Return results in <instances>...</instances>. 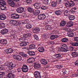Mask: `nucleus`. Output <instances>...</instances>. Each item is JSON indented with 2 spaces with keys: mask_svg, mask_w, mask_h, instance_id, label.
Masks as SVG:
<instances>
[{
  "mask_svg": "<svg viewBox=\"0 0 78 78\" xmlns=\"http://www.w3.org/2000/svg\"><path fill=\"white\" fill-rule=\"evenodd\" d=\"M22 70L23 72H25V73L28 72V66L26 65H24L21 69L20 68L18 69V72H20Z\"/></svg>",
  "mask_w": 78,
  "mask_h": 78,
  "instance_id": "1",
  "label": "nucleus"
},
{
  "mask_svg": "<svg viewBox=\"0 0 78 78\" xmlns=\"http://www.w3.org/2000/svg\"><path fill=\"white\" fill-rule=\"evenodd\" d=\"M63 29V30L68 31V35L69 37H73L74 36V33L72 31H70L71 29L69 28V26H67L66 27H64Z\"/></svg>",
  "mask_w": 78,
  "mask_h": 78,
  "instance_id": "2",
  "label": "nucleus"
},
{
  "mask_svg": "<svg viewBox=\"0 0 78 78\" xmlns=\"http://www.w3.org/2000/svg\"><path fill=\"white\" fill-rule=\"evenodd\" d=\"M6 2L3 0H0V8L2 10H5L6 9L5 5Z\"/></svg>",
  "mask_w": 78,
  "mask_h": 78,
  "instance_id": "3",
  "label": "nucleus"
},
{
  "mask_svg": "<svg viewBox=\"0 0 78 78\" xmlns=\"http://www.w3.org/2000/svg\"><path fill=\"white\" fill-rule=\"evenodd\" d=\"M5 66H8L9 67L12 69L16 67V65L13 64L12 62H6L5 63Z\"/></svg>",
  "mask_w": 78,
  "mask_h": 78,
  "instance_id": "4",
  "label": "nucleus"
},
{
  "mask_svg": "<svg viewBox=\"0 0 78 78\" xmlns=\"http://www.w3.org/2000/svg\"><path fill=\"white\" fill-rule=\"evenodd\" d=\"M65 5L66 7H72L75 5V4L73 1H71L68 3H65Z\"/></svg>",
  "mask_w": 78,
  "mask_h": 78,
  "instance_id": "5",
  "label": "nucleus"
},
{
  "mask_svg": "<svg viewBox=\"0 0 78 78\" xmlns=\"http://www.w3.org/2000/svg\"><path fill=\"white\" fill-rule=\"evenodd\" d=\"M13 58L16 59L17 60L19 61H21L22 59V58L21 56L18 55H13Z\"/></svg>",
  "mask_w": 78,
  "mask_h": 78,
  "instance_id": "6",
  "label": "nucleus"
},
{
  "mask_svg": "<svg viewBox=\"0 0 78 78\" xmlns=\"http://www.w3.org/2000/svg\"><path fill=\"white\" fill-rule=\"evenodd\" d=\"M11 18L14 19H19V15L16 13H12L11 14Z\"/></svg>",
  "mask_w": 78,
  "mask_h": 78,
  "instance_id": "7",
  "label": "nucleus"
},
{
  "mask_svg": "<svg viewBox=\"0 0 78 78\" xmlns=\"http://www.w3.org/2000/svg\"><path fill=\"white\" fill-rule=\"evenodd\" d=\"M38 18L39 20H44L46 18V16L45 14H41L38 16Z\"/></svg>",
  "mask_w": 78,
  "mask_h": 78,
  "instance_id": "8",
  "label": "nucleus"
},
{
  "mask_svg": "<svg viewBox=\"0 0 78 78\" xmlns=\"http://www.w3.org/2000/svg\"><path fill=\"white\" fill-rule=\"evenodd\" d=\"M34 75L35 76V77L36 78H41V74L39 72L36 71H35L34 73Z\"/></svg>",
  "mask_w": 78,
  "mask_h": 78,
  "instance_id": "9",
  "label": "nucleus"
},
{
  "mask_svg": "<svg viewBox=\"0 0 78 78\" xmlns=\"http://www.w3.org/2000/svg\"><path fill=\"white\" fill-rule=\"evenodd\" d=\"M11 34L12 35V37L13 39L14 40H17V35L15 34V32H13V31H12L11 32Z\"/></svg>",
  "mask_w": 78,
  "mask_h": 78,
  "instance_id": "10",
  "label": "nucleus"
},
{
  "mask_svg": "<svg viewBox=\"0 0 78 78\" xmlns=\"http://www.w3.org/2000/svg\"><path fill=\"white\" fill-rule=\"evenodd\" d=\"M16 11L18 13H22L24 11V8L22 7H20L16 9Z\"/></svg>",
  "mask_w": 78,
  "mask_h": 78,
  "instance_id": "11",
  "label": "nucleus"
},
{
  "mask_svg": "<svg viewBox=\"0 0 78 78\" xmlns=\"http://www.w3.org/2000/svg\"><path fill=\"white\" fill-rule=\"evenodd\" d=\"M31 34H24L23 35V37H22V39H24L26 40V38H29L30 37H31Z\"/></svg>",
  "mask_w": 78,
  "mask_h": 78,
  "instance_id": "12",
  "label": "nucleus"
},
{
  "mask_svg": "<svg viewBox=\"0 0 78 78\" xmlns=\"http://www.w3.org/2000/svg\"><path fill=\"white\" fill-rule=\"evenodd\" d=\"M7 2L11 6H14L15 5V3L12 0H8Z\"/></svg>",
  "mask_w": 78,
  "mask_h": 78,
  "instance_id": "13",
  "label": "nucleus"
},
{
  "mask_svg": "<svg viewBox=\"0 0 78 78\" xmlns=\"http://www.w3.org/2000/svg\"><path fill=\"white\" fill-rule=\"evenodd\" d=\"M34 6L35 8L38 9L41 8V4L40 3H36L34 4Z\"/></svg>",
  "mask_w": 78,
  "mask_h": 78,
  "instance_id": "14",
  "label": "nucleus"
},
{
  "mask_svg": "<svg viewBox=\"0 0 78 78\" xmlns=\"http://www.w3.org/2000/svg\"><path fill=\"white\" fill-rule=\"evenodd\" d=\"M5 51L6 53H11L13 51V50L11 48H8L5 50Z\"/></svg>",
  "mask_w": 78,
  "mask_h": 78,
  "instance_id": "15",
  "label": "nucleus"
},
{
  "mask_svg": "<svg viewBox=\"0 0 78 78\" xmlns=\"http://www.w3.org/2000/svg\"><path fill=\"white\" fill-rule=\"evenodd\" d=\"M17 21H15L13 20H11L9 21V23H10L11 25H16V24H17Z\"/></svg>",
  "mask_w": 78,
  "mask_h": 78,
  "instance_id": "16",
  "label": "nucleus"
},
{
  "mask_svg": "<svg viewBox=\"0 0 78 78\" xmlns=\"http://www.w3.org/2000/svg\"><path fill=\"white\" fill-rule=\"evenodd\" d=\"M8 30L6 29H2L1 31V34H5L8 33Z\"/></svg>",
  "mask_w": 78,
  "mask_h": 78,
  "instance_id": "17",
  "label": "nucleus"
},
{
  "mask_svg": "<svg viewBox=\"0 0 78 78\" xmlns=\"http://www.w3.org/2000/svg\"><path fill=\"white\" fill-rule=\"evenodd\" d=\"M34 66L36 69H40L41 68V64L35 63H34Z\"/></svg>",
  "mask_w": 78,
  "mask_h": 78,
  "instance_id": "18",
  "label": "nucleus"
},
{
  "mask_svg": "<svg viewBox=\"0 0 78 78\" xmlns=\"http://www.w3.org/2000/svg\"><path fill=\"white\" fill-rule=\"evenodd\" d=\"M41 62L43 65H46L47 64V61L44 59H41Z\"/></svg>",
  "mask_w": 78,
  "mask_h": 78,
  "instance_id": "19",
  "label": "nucleus"
},
{
  "mask_svg": "<svg viewBox=\"0 0 78 78\" xmlns=\"http://www.w3.org/2000/svg\"><path fill=\"white\" fill-rule=\"evenodd\" d=\"M6 17V16L5 14H0V19L2 20H5Z\"/></svg>",
  "mask_w": 78,
  "mask_h": 78,
  "instance_id": "20",
  "label": "nucleus"
},
{
  "mask_svg": "<svg viewBox=\"0 0 78 78\" xmlns=\"http://www.w3.org/2000/svg\"><path fill=\"white\" fill-rule=\"evenodd\" d=\"M0 43L1 44H3L4 45H6L7 44V41L6 40L2 39L0 41Z\"/></svg>",
  "mask_w": 78,
  "mask_h": 78,
  "instance_id": "21",
  "label": "nucleus"
},
{
  "mask_svg": "<svg viewBox=\"0 0 78 78\" xmlns=\"http://www.w3.org/2000/svg\"><path fill=\"white\" fill-rule=\"evenodd\" d=\"M27 61L29 63H33L34 61V58H30L27 60Z\"/></svg>",
  "mask_w": 78,
  "mask_h": 78,
  "instance_id": "22",
  "label": "nucleus"
},
{
  "mask_svg": "<svg viewBox=\"0 0 78 78\" xmlns=\"http://www.w3.org/2000/svg\"><path fill=\"white\" fill-rule=\"evenodd\" d=\"M27 53L30 56H34L36 54L35 52L33 51H28L27 52Z\"/></svg>",
  "mask_w": 78,
  "mask_h": 78,
  "instance_id": "23",
  "label": "nucleus"
},
{
  "mask_svg": "<svg viewBox=\"0 0 78 78\" xmlns=\"http://www.w3.org/2000/svg\"><path fill=\"white\" fill-rule=\"evenodd\" d=\"M40 10H36L35 11H34L33 14L35 16H38V15L40 14Z\"/></svg>",
  "mask_w": 78,
  "mask_h": 78,
  "instance_id": "24",
  "label": "nucleus"
},
{
  "mask_svg": "<svg viewBox=\"0 0 78 78\" xmlns=\"http://www.w3.org/2000/svg\"><path fill=\"white\" fill-rule=\"evenodd\" d=\"M66 23H67L66 21L63 20L61 21L60 26H61V27H64V26H65V25L66 24Z\"/></svg>",
  "mask_w": 78,
  "mask_h": 78,
  "instance_id": "25",
  "label": "nucleus"
},
{
  "mask_svg": "<svg viewBox=\"0 0 78 78\" xmlns=\"http://www.w3.org/2000/svg\"><path fill=\"white\" fill-rule=\"evenodd\" d=\"M7 77L9 78H13L14 77V74L11 73H9L7 76Z\"/></svg>",
  "mask_w": 78,
  "mask_h": 78,
  "instance_id": "26",
  "label": "nucleus"
},
{
  "mask_svg": "<svg viewBox=\"0 0 78 78\" xmlns=\"http://www.w3.org/2000/svg\"><path fill=\"white\" fill-rule=\"evenodd\" d=\"M55 14L57 16H61L62 14V12L61 10H56L55 12Z\"/></svg>",
  "mask_w": 78,
  "mask_h": 78,
  "instance_id": "27",
  "label": "nucleus"
},
{
  "mask_svg": "<svg viewBox=\"0 0 78 78\" xmlns=\"http://www.w3.org/2000/svg\"><path fill=\"white\" fill-rule=\"evenodd\" d=\"M57 5V4H56V2H51V5H50V6H51V7H56Z\"/></svg>",
  "mask_w": 78,
  "mask_h": 78,
  "instance_id": "28",
  "label": "nucleus"
},
{
  "mask_svg": "<svg viewBox=\"0 0 78 78\" xmlns=\"http://www.w3.org/2000/svg\"><path fill=\"white\" fill-rule=\"evenodd\" d=\"M38 51H39V52H41V53H42L43 52H44L45 51V49H44V48L43 47H40L38 48Z\"/></svg>",
  "mask_w": 78,
  "mask_h": 78,
  "instance_id": "29",
  "label": "nucleus"
},
{
  "mask_svg": "<svg viewBox=\"0 0 78 78\" xmlns=\"http://www.w3.org/2000/svg\"><path fill=\"white\" fill-rule=\"evenodd\" d=\"M5 27V24L3 22H1L0 23V28H4Z\"/></svg>",
  "mask_w": 78,
  "mask_h": 78,
  "instance_id": "30",
  "label": "nucleus"
},
{
  "mask_svg": "<svg viewBox=\"0 0 78 78\" xmlns=\"http://www.w3.org/2000/svg\"><path fill=\"white\" fill-rule=\"evenodd\" d=\"M58 51L60 52H62V51H64V52H66L67 51L66 49H64L63 48H59L58 49Z\"/></svg>",
  "mask_w": 78,
  "mask_h": 78,
  "instance_id": "31",
  "label": "nucleus"
},
{
  "mask_svg": "<svg viewBox=\"0 0 78 78\" xmlns=\"http://www.w3.org/2000/svg\"><path fill=\"white\" fill-rule=\"evenodd\" d=\"M70 20H73L75 19V16H69Z\"/></svg>",
  "mask_w": 78,
  "mask_h": 78,
  "instance_id": "32",
  "label": "nucleus"
},
{
  "mask_svg": "<svg viewBox=\"0 0 78 78\" xmlns=\"http://www.w3.org/2000/svg\"><path fill=\"white\" fill-rule=\"evenodd\" d=\"M70 11L68 10H66L64 12V14L65 16H69V15H70Z\"/></svg>",
  "mask_w": 78,
  "mask_h": 78,
  "instance_id": "33",
  "label": "nucleus"
},
{
  "mask_svg": "<svg viewBox=\"0 0 78 78\" xmlns=\"http://www.w3.org/2000/svg\"><path fill=\"white\" fill-rule=\"evenodd\" d=\"M27 45V42H22L20 44V46H22V47H25Z\"/></svg>",
  "mask_w": 78,
  "mask_h": 78,
  "instance_id": "34",
  "label": "nucleus"
},
{
  "mask_svg": "<svg viewBox=\"0 0 78 78\" xmlns=\"http://www.w3.org/2000/svg\"><path fill=\"white\" fill-rule=\"evenodd\" d=\"M68 41V38H63L62 39V42L66 43Z\"/></svg>",
  "mask_w": 78,
  "mask_h": 78,
  "instance_id": "35",
  "label": "nucleus"
},
{
  "mask_svg": "<svg viewBox=\"0 0 78 78\" xmlns=\"http://www.w3.org/2000/svg\"><path fill=\"white\" fill-rule=\"evenodd\" d=\"M27 9L29 12H30L31 13H33L34 12V9H33L32 8H31L30 7L28 8H27Z\"/></svg>",
  "mask_w": 78,
  "mask_h": 78,
  "instance_id": "36",
  "label": "nucleus"
},
{
  "mask_svg": "<svg viewBox=\"0 0 78 78\" xmlns=\"http://www.w3.org/2000/svg\"><path fill=\"white\" fill-rule=\"evenodd\" d=\"M61 48L65 50H66V49H67V45H66L62 44L61 45Z\"/></svg>",
  "mask_w": 78,
  "mask_h": 78,
  "instance_id": "37",
  "label": "nucleus"
},
{
  "mask_svg": "<svg viewBox=\"0 0 78 78\" xmlns=\"http://www.w3.org/2000/svg\"><path fill=\"white\" fill-rule=\"evenodd\" d=\"M72 56L73 57H78V53L76 52H73L72 53Z\"/></svg>",
  "mask_w": 78,
  "mask_h": 78,
  "instance_id": "38",
  "label": "nucleus"
},
{
  "mask_svg": "<svg viewBox=\"0 0 78 78\" xmlns=\"http://www.w3.org/2000/svg\"><path fill=\"white\" fill-rule=\"evenodd\" d=\"M33 30L34 33H36L39 31L40 30H39V29H38V28H34Z\"/></svg>",
  "mask_w": 78,
  "mask_h": 78,
  "instance_id": "39",
  "label": "nucleus"
},
{
  "mask_svg": "<svg viewBox=\"0 0 78 78\" xmlns=\"http://www.w3.org/2000/svg\"><path fill=\"white\" fill-rule=\"evenodd\" d=\"M29 47L30 49H34L36 48V46L34 44H31Z\"/></svg>",
  "mask_w": 78,
  "mask_h": 78,
  "instance_id": "40",
  "label": "nucleus"
},
{
  "mask_svg": "<svg viewBox=\"0 0 78 78\" xmlns=\"http://www.w3.org/2000/svg\"><path fill=\"white\" fill-rule=\"evenodd\" d=\"M20 54L23 57H25V58H26L27 56V55L26 54H25V53H23V52H20Z\"/></svg>",
  "mask_w": 78,
  "mask_h": 78,
  "instance_id": "41",
  "label": "nucleus"
},
{
  "mask_svg": "<svg viewBox=\"0 0 78 78\" xmlns=\"http://www.w3.org/2000/svg\"><path fill=\"white\" fill-rule=\"evenodd\" d=\"M68 25L69 27H72L73 25V22L72 21H70L68 23Z\"/></svg>",
  "mask_w": 78,
  "mask_h": 78,
  "instance_id": "42",
  "label": "nucleus"
},
{
  "mask_svg": "<svg viewBox=\"0 0 78 78\" xmlns=\"http://www.w3.org/2000/svg\"><path fill=\"white\" fill-rule=\"evenodd\" d=\"M61 56V55L59 54H57L54 55V56L55 58H60Z\"/></svg>",
  "mask_w": 78,
  "mask_h": 78,
  "instance_id": "43",
  "label": "nucleus"
},
{
  "mask_svg": "<svg viewBox=\"0 0 78 78\" xmlns=\"http://www.w3.org/2000/svg\"><path fill=\"white\" fill-rule=\"evenodd\" d=\"M43 2L46 5H47L48 4V0H44Z\"/></svg>",
  "mask_w": 78,
  "mask_h": 78,
  "instance_id": "44",
  "label": "nucleus"
},
{
  "mask_svg": "<svg viewBox=\"0 0 78 78\" xmlns=\"http://www.w3.org/2000/svg\"><path fill=\"white\" fill-rule=\"evenodd\" d=\"M26 28L28 29L31 28V25L30 24H28L26 25Z\"/></svg>",
  "mask_w": 78,
  "mask_h": 78,
  "instance_id": "45",
  "label": "nucleus"
},
{
  "mask_svg": "<svg viewBox=\"0 0 78 78\" xmlns=\"http://www.w3.org/2000/svg\"><path fill=\"white\" fill-rule=\"evenodd\" d=\"M41 9H43V10H46V9H47V7L45 6H42L41 7Z\"/></svg>",
  "mask_w": 78,
  "mask_h": 78,
  "instance_id": "46",
  "label": "nucleus"
},
{
  "mask_svg": "<svg viewBox=\"0 0 78 78\" xmlns=\"http://www.w3.org/2000/svg\"><path fill=\"white\" fill-rule=\"evenodd\" d=\"M42 36L43 38H47V34L45 33L42 34Z\"/></svg>",
  "mask_w": 78,
  "mask_h": 78,
  "instance_id": "47",
  "label": "nucleus"
},
{
  "mask_svg": "<svg viewBox=\"0 0 78 78\" xmlns=\"http://www.w3.org/2000/svg\"><path fill=\"white\" fill-rule=\"evenodd\" d=\"M73 46H78V42H76L72 43Z\"/></svg>",
  "mask_w": 78,
  "mask_h": 78,
  "instance_id": "48",
  "label": "nucleus"
},
{
  "mask_svg": "<svg viewBox=\"0 0 78 78\" xmlns=\"http://www.w3.org/2000/svg\"><path fill=\"white\" fill-rule=\"evenodd\" d=\"M34 37L35 39H36V40H39V38H38V36H37V35L34 34Z\"/></svg>",
  "mask_w": 78,
  "mask_h": 78,
  "instance_id": "49",
  "label": "nucleus"
},
{
  "mask_svg": "<svg viewBox=\"0 0 78 78\" xmlns=\"http://www.w3.org/2000/svg\"><path fill=\"white\" fill-rule=\"evenodd\" d=\"M4 76H5V75H4V74L0 73V78H3Z\"/></svg>",
  "mask_w": 78,
  "mask_h": 78,
  "instance_id": "50",
  "label": "nucleus"
},
{
  "mask_svg": "<svg viewBox=\"0 0 78 78\" xmlns=\"http://www.w3.org/2000/svg\"><path fill=\"white\" fill-rule=\"evenodd\" d=\"M73 76L75 77H76L78 76V73H76L73 74Z\"/></svg>",
  "mask_w": 78,
  "mask_h": 78,
  "instance_id": "51",
  "label": "nucleus"
},
{
  "mask_svg": "<svg viewBox=\"0 0 78 78\" xmlns=\"http://www.w3.org/2000/svg\"><path fill=\"white\" fill-rule=\"evenodd\" d=\"M74 40L75 41H78V37H74Z\"/></svg>",
  "mask_w": 78,
  "mask_h": 78,
  "instance_id": "52",
  "label": "nucleus"
},
{
  "mask_svg": "<svg viewBox=\"0 0 78 78\" xmlns=\"http://www.w3.org/2000/svg\"><path fill=\"white\" fill-rule=\"evenodd\" d=\"M31 0H26V2L27 3H31Z\"/></svg>",
  "mask_w": 78,
  "mask_h": 78,
  "instance_id": "53",
  "label": "nucleus"
},
{
  "mask_svg": "<svg viewBox=\"0 0 78 78\" xmlns=\"http://www.w3.org/2000/svg\"><path fill=\"white\" fill-rule=\"evenodd\" d=\"M62 72H63V75H65V74H66V72H67V71H66V69H64L62 71Z\"/></svg>",
  "mask_w": 78,
  "mask_h": 78,
  "instance_id": "54",
  "label": "nucleus"
},
{
  "mask_svg": "<svg viewBox=\"0 0 78 78\" xmlns=\"http://www.w3.org/2000/svg\"><path fill=\"white\" fill-rule=\"evenodd\" d=\"M70 11L71 12H72V13H75V10H73V9H71Z\"/></svg>",
  "mask_w": 78,
  "mask_h": 78,
  "instance_id": "55",
  "label": "nucleus"
},
{
  "mask_svg": "<svg viewBox=\"0 0 78 78\" xmlns=\"http://www.w3.org/2000/svg\"><path fill=\"white\" fill-rule=\"evenodd\" d=\"M50 39L51 40H53L55 39V37H54V35H52L50 37Z\"/></svg>",
  "mask_w": 78,
  "mask_h": 78,
  "instance_id": "56",
  "label": "nucleus"
},
{
  "mask_svg": "<svg viewBox=\"0 0 78 78\" xmlns=\"http://www.w3.org/2000/svg\"><path fill=\"white\" fill-rule=\"evenodd\" d=\"M69 50H70V51H73V47L72 46L70 47L69 48Z\"/></svg>",
  "mask_w": 78,
  "mask_h": 78,
  "instance_id": "57",
  "label": "nucleus"
},
{
  "mask_svg": "<svg viewBox=\"0 0 78 78\" xmlns=\"http://www.w3.org/2000/svg\"><path fill=\"white\" fill-rule=\"evenodd\" d=\"M56 2L57 3H59L60 2H62V0H56Z\"/></svg>",
  "mask_w": 78,
  "mask_h": 78,
  "instance_id": "58",
  "label": "nucleus"
},
{
  "mask_svg": "<svg viewBox=\"0 0 78 78\" xmlns=\"http://www.w3.org/2000/svg\"><path fill=\"white\" fill-rule=\"evenodd\" d=\"M3 69V66L2 65H0V70H2Z\"/></svg>",
  "mask_w": 78,
  "mask_h": 78,
  "instance_id": "59",
  "label": "nucleus"
},
{
  "mask_svg": "<svg viewBox=\"0 0 78 78\" xmlns=\"http://www.w3.org/2000/svg\"><path fill=\"white\" fill-rule=\"evenodd\" d=\"M47 29L48 30H51V26H48L47 27Z\"/></svg>",
  "mask_w": 78,
  "mask_h": 78,
  "instance_id": "60",
  "label": "nucleus"
},
{
  "mask_svg": "<svg viewBox=\"0 0 78 78\" xmlns=\"http://www.w3.org/2000/svg\"><path fill=\"white\" fill-rule=\"evenodd\" d=\"M58 4V5H60V6H62V3L61 2H60L59 3H57Z\"/></svg>",
  "mask_w": 78,
  "mask_h": 78,
  "instance_id": "61",
  "label": "nucleus"
},
{
  "mask_svg": "<svg viewBox=\"0 0 78 78\" xmlns=\"http://www.w3.org/2000/svg\"><path fill=\"white\" fill-rule=\"evenodd\" d=\"M54 39H56V38H58V37L57 35H54Z\"/></svg>",
  "mask_w": 78,
  "mask_h": 78,
  "instance_id": "62",
  "label": "nucleus"
},
{
  "mask_svg": "<svg viewBox=\"0 0 78 78\" xmlns=\"http://www.w3.org/2000/svg\"><path fill=\"white\" fill-rule=\"evenodd\" d=\"M56 68H58V69H60V66L57 65L56 66Z\"/></svg>",
  "mask_w": 78,
  "mask_h": 78,
  "instance_id": "63",
  "label": "nucleus"
},
{
  "mask_svg": "<svg viewBox=\"0 0 78 78\" xmlns=\"http://www.w3.org/2000/svg\"><path fill=\"white\" fill-rule=\"evenodd\" d=\"M72 9L75 11V10L76 9V7H74Z\"/></svg>",
  "mask_w": 78,
  "mask_h": 78,
  "instance_id": "64",
  "label": "nucleus"
}]
</instances>
